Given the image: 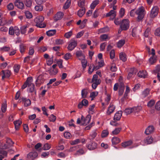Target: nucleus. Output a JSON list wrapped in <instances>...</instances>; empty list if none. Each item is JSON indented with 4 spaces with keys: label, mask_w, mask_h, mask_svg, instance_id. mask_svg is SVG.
Listing matches in <instances>:
<instances>
[{
    "label": "nucleus",
    "mask_w": 160,
    "mask_h": 160,
    "mask_svg": "<svg viewBox=\"0 0 160 160\" xmlns=\"http://www.w3.org/2000/svg\"><path fill=\"white\" fill-rule=\"evenodd\" d=\"M91 119V116L90 115H87L85 118L82 116L81 119L80 118H78L77 123V124H80L81 125H86L89 123Z\"/></svg>",
    "instance_id": "1"
},
{
    "label": "nucleus",
    "mask_w": 160,
    "mask_h": 160,
    "mask_svg": "<svg viewBox=\"0 0 160 160\" xmlns=\"http://www.w3.org/2000/svg\"><path fill=\"white\" fill-rule=\"evenodd\" d=\"M44 18L42 16H38L34 19V22L36 23V26L40 28H44L46 24L43 22Z\"/></svg>",
    "instance_id": "2"
},
{
    "label": "nucleus",
    "mask_w": 160,
    "mask_h": 160,
    "mask_svg": "<svg viewBox=\"0 0 160 160\" xmlns=\"http://www.w3.org/2000/svg\"><path fill=\"white\" fill-rule=\"evenodd\" d=\"M14 143L11 139L7 138L6 140V144H3L2 142L0 141V148L3 149H7L12 146Z\"/></svg>",
    "instance_id": "3"
},
{
    "label": "nucleus",
    "mask_w": 160,
    "mask_h": 160,
    "mask_svg": "<svg viewBox=\"0 0 160 160\" xmlns=\"http://www.w3.org/2000/svg\"><path fill=\"white\" fill-rule=\"evenodd\" d=\"M144 9L143 7L142 6L139 8L135 11L136 14L138 15L137 20L139 22L143 18L145 13Z\"/></svg>",
    "instance_id": "4"
},
{
    "label": "nucleus",
    "mask_w": 160,
    "mask_h": 160,
    "mask_svg": "<svg viewBox=\"0 0 160 160\" xmlns=\"http://www.w3.org/2000/svg\"><path fill=\"white\" fill-rule=\"evenodd\" d=\"M8 33L10 35H13L15 34L17 36L20 34V30L18 27H10L9 29Z\"/></svg>",
    "instance_id": "5"
},
{
    "label": "nucleus",
    "mask_w": 160,
    "mask_h": 160,
    "mask_svg": "<svg viewBox=\"0 0 160 160\" xmlns=\"http://www.w3.org/2000/svg\"><path fill=\"white\" fill-rule=\"evenodd\" d=\"M129 21L127 19H123L121 22L120 27L124 31L128 30L129 27Z\"/></svg>",
    "instance_id": "6"
},
{
    "label": "nucleus",
    "mask_w": 160,
    "mask_h": 160,
    "mask_svg": "<svg viewBox=\"0 0 160 160\" xmlns=\"http://www.w3.org/2000/svg\"><path fill=\"white\" fill-rule=\"evenodd\" d=\"M92 82H93L92 85V88L93 89H95L98 85L100 84V80L99 79H98L97 75L95 74L93 76Z\"/></svg>",
    "instance_id": "7"
},
{
    "label": "nucleus",
    "mask_w": 160,
    "mask_h": 160,
    "mask_svg": "<svg viewBox=\"0 0 160 160\" xmlns=\"http://www.w3.org/2000/svg\"><path fill=\"white\" fill-rule=\"evenodd\" d=\"M77 41L74 39H72L70 41L68 49L70 51L73 50L77 45Z\"/></svg>",
    "instance_id": "8"
},
{
    "label": "nucleus",
    "mask_w": 160,
    "mask_h": 160,
    "mask_svg": "<svg viewBox=\"0 0 160 160\" xmlns=\"http://www.w3.org/2000/svg\"><path fill=\"white\" fill-rule=\"evenodd\" d=\"M33 80L32 77H28L24 84L22 86V88L24 89L28 86H33L34 85L32 83Z\"/></svg>",
    "instance_id": "9"
},
{
    "label": "nucleus",
    "mask_w": 160,
    "mask_h": 160,
    "mask_svg": "<svg viewBox=\"0 0 160 160\" xmlns=\"http://www.w3.org/2000/svg\"><path fill=\"white\" fill-rule=\"evenodd\" d=\"M38 156V153L35 152H29L27 156V158L29 160H34Z\"/></svg>",
    "instance_id": "10"
},
{
    "label": "nucleus",
    "mask_w": 160,
    "mask_h": 160,
    "mask_svg": "<svg viewBox=\"0 0 160 160\" xmlns=\"http://www.w3.org/2000/svg\"><path fill=\"white\" fill-rule=\"evenodd\" d=\"M158 8L157 6L153 7L152 9L150 14V17L151 18H154L158 15Z\"/></svg>",
    "instance_id": "11"
},
{
    "label": "nucleus",
    "mask_w": 160,
    "mask_h": 160,
    "mask_svg": "<svg viewBox=\"0 0 160 160\" xmlns=\"http://www.w3.org/2000/svg\"><path fill=\"white\" fill-rule=\"evenodd\" d=\"M11 72L8 70H2L0 73V75L2 76V79H4L5 78H8L11 75Z\"/></svg>",
    "instance_id": "12"
},
{
    "label": "nucleus",
    "mask_w": 160,
    "mask_h": 160,
    "mask_svg": "<svg viewBox=\"0 0 160 160\" xmlns=\"http://www.w3.org/2000/svg\"><path fill=\"white\" fill-rule=\"evenodd\" d=\"M44 81V77L42 75H39L36 81V86L39 87L40 85L42 84Z\"/></svg>",
    "instance_id": "13"
},
{
    "label": "nucleus",
    "mask_w": 160,
    "mask_h": 160,
    "mask_svg": "<svg viewBox=\"0 0 160 160\" xmlns=\"http://www.w3.org/2000/svg\"><path fill=\"white\" fill-rule=\"evenodd\" d=\"M15 6L19 9H24V5L23 2L20 0H16L14 2Z\"/></svg>",
    "instance_id": "14"
},
{
    "label": "nucleus",
    "mask_w": 160,
    "mask_h": 160,
    "mask_svg": "<svg viewBox=\"0 0 160 160\" xmlns=\"http://www.w3.org/2000/svg\"><path fill=\"white\" fill-rule=\"evenodd\" d=\"M104 64V61H97L94 65L95 66V70L99 69L100 68L103 66Z\"/></svg>",
    "instance_id": "15"
},
{
    "label": "nucleus",
    "mask_w": 160,
    "mask_h": 160,
    "mask_svg": "<svg viewBox=\"0 0 160 160\" xmlns=\"http://www.w3.org/2000/svg\"><path fill=\"white\" fill-rule=\"evenodd\" d=\"M115 109V106L112 104L111 103L110 104L107 112V114L108 115H110L114 112Z\"/></svg>",
    "instance_id": "16"
},
{
    "label": "nucleus",
    "mask_w": 160,
    "mask_h": 160,
    "mask_svg": "<svg viewBox=\"0 0 160 160\" xmlns=\"http://www.w3.org/2000/svg\"><path fill=\"white\" fill-rule=\"evenodd\" d=\"M122 112L120 111L117 112L114 115L113 120L115 121H119L122 116Z\"/></svg>",
    "instance_id": "17"
},
{
    "label": "nucleus",
    "mask_w": 160,
    "mask_h": 160,
    "mask_svg": "<svg viewBox=\"0 0 160 160\" xmlns=\"http://www.w3.org/2000/svg\"><path fill=\"white\" fill-rule=\"evenodd\" d=\"M88 105V101L85 99H83L81 102H80L78 105L79 108H81L83 106L87 107Z\"/></svg>",
    "instance_id": "18"
},
{
    "label": "nucleus",
    "mask_w": 160,
    "mask_h": 160,
    "mask_svg": "<svg viewBox=\"0 0 160 160\" xmlns=\"http://www.w3.org/2000/svg\"><path fill=\"white\" fill-rule=\"evenodd\" d=\"M137 72V70L135 68H131L128 75L127 78L128 79H130L133 77L134 74H136Z\"/></svg>",
    "instance_id": "19"
},
{
    "label": "nucleus",
    "mask_w": 160,
    "mask_h": 160,
    "mask_svg": "<svg viewBox=\"0 0 160 160\" xmlns=\"http://www.w3.org/2000/svg\"><path fill=\"white\" fill-rule=\"evenodd\" d=\"M154 128L152 126H149L146 129L145 133L147 135L149 134L154 132Z\"/></svg>",
    "instance_id": "20"
},
{
    "label": "nucleus",
    "mask_w": 160,
    "mask_h": 160,
    "mask_svg": "<svg viewBox=\"0 0 160 160\" xmlns=\"http://www.w3.org/2000/svg\"><path fill=\"white\" fill-rule=\"evenodd\" d=\"M133 143L132 141L129 140L122 143L121 145L124 148H126L131 146Z\"/></svg>",
    "instance_id": "21"
},
{
    "label": "nucleus",
    "mask_w": 160,
    "mask_h": 160,
    "mask_svg": "<svg viewBox=\"0 0 160 160\" xmlns=\"http://www.w3.org/2000/svg\"><path fill=\"white\" fill-rule=\"evenodd\" d=\"M150 54H151L152 56L150 57L149 60H156L158 59V57L155 55V51L153 48L151 49V51H150Z\"/></svg>",
    "instance_id": "22"
},
{
    "label": "nucleus",
    "mask_w": 160,
    "mask_h": 160,
    "mask_svg": "<svg viewBox=\"0 0 160 160\" xmlns=\"http://www.w3.org/2000/svg\"><path fill=\"white\" fill-rule=\"evenodd\" d=\"M63 14L61 12H58L54 17V20L56 21L61 19L63 17Z\"/></svg>",
    "instance_id": "23"
},
{
    "label": "nucleus",
    "mask_w": 160,
    "mask_h": 160,
    "mask_svg": "<svg viewBox=\"0 0 160 160\" xmlns=\"http://www.w3.org/2000/svg\"><path fill=\"white\" fill-rule=\"evenodd\" d=\"M7 156V152L5 151H0V160H3V159H4V160H6L5 159Z\"/></svg>",
    "instance_id": "24"
},
{
    "label": "nucleus",
    "mask_w": 160,
    "mask_h": 160,
    "mask_svg": "<svg viewBox=\"0 0 160 160\" xmlns=\"http://www.w3.org/2000/svg\"><path fill=\"white\" fill-rule=\"evenodd\" d=\"M97 147V144L95 142H90L88 145L87 147L90 150H93Z\"/></svg>",
    "instance_id": "25"
},
{
    "label": "nucleus",
    "mask_w": 160,
    "mask_h": 160,
    "mask_svg": "<svg viewBox=\"0 0 160 160\" xmlns=\"http://www.w3.org/2000/svg\"><path fill=\"white\" fill-rule=\"evenodd\" d=\"M138 75L140 78H145L147 76V73L145 71H140L138 72Z\"/></svg>",
    "instance_id": "26"
},
{
    "label": "nucleus",
    "mask_w": 160,
    "mask_h": 160,
    "mask_svg": "<svg viewBox=\"0 0 160 160\" xmlns=\"http://www.w3.org/2000/svg\"><path fill=\"white\" fill-rule=\"evenodd\" d=\"M160 71V65H157L155 70H154L153 71V73L154 74L158 73V80L160 81V73H159V71Z\"/></svg>",
    "instance_id": "27"
},
{
    "label": "nucleus",
    "mask_w": 160,
    "mask_h": 160,
    "mask_svg": "<svg viewBox=\"0 0 160 160\" xmlns=\"http://www.w3.org/2000/svg\"><path fill=\"white\" fill-rule=\"evenodd\" d=\"M76 56L78 58H81V59L82 60H85V56L84 54L82 53V51H78L76 53Z\"/></svg>",
    "instance_id": "28"
},
{
    "label": "nucleus",
    "mask_w": 160,
    "mask_h": 160,
    "mask_svg": "<svg viewBox=\"0 0 160 160\" xmlns=\"http://www.w3.org/2000/svg\"><path fill=\"white\" fill-rule=\"evenodd\" d=\"M142 108L140 106H138L136 107L132 108L133 112L134 113L135 115H137V114L141 110Z\"/></svg>",
    "instance_id": "29"
},
{
    "label": "nucleus",
    "mask_w": 160,
    "mask_h": 160,
    "mask_svg": "<svg viewBox=\"0 0 160 160\" xmlns=\"http://www.w3.org/2000/svg\"><path fill=\"white\" fill-rule=\"evenodd\" d=\"M112 143L113 145H116L121 142L120 139L117 137H114L112 139Z\"/></svg>",
    "instance_id": "30"
},
{
    "label": "nucleus",
    "mask_w": 160,
    "mask_h": 160,
    "mask_svg": "<svg viewBox=\"0 0 160 160\" xmlns=\"http://www.w3.org/2000/svg\"><path fill=\"white\" fill-rule=\"evenodd\" d=\"M153 141V138L151 137H147L144 140L145 143L146 144H151L152 143Z\"/></svg>",
    "instance_id": "31"
},
{
    "label": "nucleus",
    "mask_w": 160,
    "mask_h": 160,
    "mask_svg": "<svg viewBox=\"0 0 160 160\" xmlns=\"http://www.w3.org/2000/svg\"><path fill=\"white\" fill-rule=\"evenodd\" d=\"M15 128L16 130H18L19 129V127L22 123V121L20 120H18L14 122Z\"/></svg>",
    "instance_id": "32"
},
{
    "label": "nucleus",
    "mask_w": 160,
    "mask_h": 160,
    "mask_svg": "<svg viewBox=\"0 0 160 160\" xmlns=\"http://www.w3.org/2000/svg\"><path fill=\"white\" fill-rule=\"evenodd\" d=\"M129 92H130V89L127 86L126 88V91H125V94L124 95V96L121 99L122 101H123L125 99H126L128 98L127 96H128V94L129 93Z\"/></svg>",
    "instance_id": "33"
},
{
    "label": "nucleus",
    "mask_w": 160,
    "mask_h": 160,
    "mask_svg": "<svg viewBox=\"0 0 160 160\" xmlns=\"http://www.w3.org/2000/svg\"><path fill=\"white\" fill-rule=\"evenodd\" d=\"M111 16L112 17V19L115 18L116 16V14L115 11L113 10H111L108 13H107L106 14L107 17H109Z\"/></svg>",
    "instance_id": "34"
},
{
    "label": "nucleus",
    "mask_w": 160,
    "mask_h": 160,
    "mask_svg": "<svg viewBox=\"0 0 160 160\" xmlns=\"http://www.w3.org/2000/svg\"><path fill=\"white\" fill-rule=\"evenodd\" d=\"M85 12V9L84 8H83L82 9H80L78 12V15L80 17H81L84 14Z\"/></svg>",
    "instance_id": "35"
},
{
    "label": "nucleus",
    "mask_w": 160,
    "mask_h": 160,
    "mask_svg": "<svg viewBox=\"0 0 160 160\" xmlns=\"http://www.w3.org/2000/svg\"><path fill=\"white\" fill-rule=\"evenodd\" d=\"M99 3V0H95L94 1H93L90 5L91 9H94Z\"/></svg>",
    "instance_id": "36"
},
{
    "label": "nucleus",
    "mask_w": 160,
    "mask_h": 160,
    "mask_svg": "<svg viewBox=\"0 0 160 160\" xmlns=\"http://www.w3.org/2000/svg\"><path fill=\"white\" fill-rule=\"evenodd\" d=\"M88 93V90L87 89H82L81 92L82 97L83 98H85L87 97Z\"/></svg>",
    "instance_id": "37"
},
{
    "label": "nucleus",
    "mask_w": 160,
    "mask_h": 160,
    "mask_svg": "<svg viewBox=\"0 0 160 160\" xmlns=\"http://www.w3.org/2000/svg\"><path fill=\"white\" fill-rule=\"evenodd\" d=\"M125 41L124 39H121L119 41L117 42V46L119 48L122 47L125 43Z\"/></svg>",
    "instance_id": "38"
},
{
    "label": "nucleus",
    "mask_w": 160,
    "mask_h": 160,
    "mask_svg": "<svg viewBox=\"0 0 160 160\" xmlns=\"http://www.w3.org/2000/svg\"><path fill=\"white\" fill-rule=\"evenodd\" d=\"M58 72V70L57 69H52L51 68L49 71V73L51 75H54Z\"/></svg>",
    "instance_id": "39"
},
{
    "label": "nucleus",
    "mask_w": 160,
    "mask_h": 160,
    "mask_svg": "<svg viewBox=\"0 0 160 160\" xmlns=\"http://www.w3.org/2000/svg\"><path fill=\"white\" fill-rule=\"evenodd\" d=\"M71 4V0H67L63 6V8L64 9L68 8L70 6Z\"/></svg>",
    "instance_id": "40"
},
{
    "label": "nucleus",
    "mask_w": 160,
    "mask_h": 160,
    "mask_svg": "<svg viewBox=\"0 0 160 160\" xmlns=\"http://www.w3.org/2000/svg\"><path fill=\"white\" fill-rule=\"evenodd\" d=\"M56 32V30L55 29L50 30L47 32L46 34L48 36H52L54 35Z\"/></svg>",
    "instance_id": "41"
},
{
    "label": "nucleus",
    "mask_w": 160,
    "mask_h": 160,
    "mask_svg": "<svg viewBox=\"0 0 160 160\" xmlns=\"http://www.w3.org/2000/svg\"><path fill=\"white\" fill-rule=\"evenodd\" d=\"M119 57L121 60L127 59L126 55L125 53L123 52H121L119 54Z\"/></svg>",
    "instance_id": "42"
},
{
    "label": "nucleus",
    "mask_w": 160,
    "mask_h": 160,
    "mask_svg": "<svg viewBox=\"0 0 160 160\" xmlns=\"http://www.w3.org/2000/svg\"><path fill=\"white\" fill-rule=\"evenodd\" d=\"M121 129L122 128H117L114 130L112 131V134L113 135H116L119 133Z\"/></svg>",
    "instance_id": "43"
},
{
    "label": "nucleus",
    "mask_w": 160,
    "mask_h": 160,
    "mask_svg": "<svg viewBox=\"0 0 160 160\" xmlns=\"http://www.w3.org/2000/svg\"><path fill=\"white\" fill-rule=\"evenodd\" d=\"M35 7V9L37 11L40 12L43 9V6L41 4H38Z\"/></svg>",
    "instance_id": "44"
},
{
    "label": "nucleus",
    "mask_w": 160,
    "mask_h": 160,
    "mask_svg": "<svg viewBox=\"0 0 160 160\" xmlns=\"http://www.w3.org/2000/svg\"><path fill=\"white\" fill-rule=\"evenodd\" d=\"M97 134V133L96 131L94 130L92 131L90 135V136L91 137L90 139H94L96 136Z\"/></svg>",
    "instance_id": "45"
},
{
    "label": "nucleus",
    "mask_w": 160,
    "mask_h": 160,
    "mask_svg": "<svg viewBox=\"0 0 160 160\" xmlns=\"http://www.w3.org/2000/svg\"><path fill=\"white\" fill-rule=\"evenodd\" d=\"M4 21L5 25H8L12 23L13 21V19H10L8 20L4 18Z\"/></svg>",
    "instance_id": "46"
},
{
    "label": "nucleus",
    "mask_w": 160,
    "mask_h": 160,
    "mask_svg": "<svg viewBox=\"0 0 160 160\" xmlns=\"http://www.w3.org/2000/svg\"><path fill=\"white\" fill-rule=\"evenodd\" d=\"M124 112L127 114H129L131 113L132 112H133L132 108H126L124 111Z\"/></svg>",
    "instance_id": "47"
},
{
    "label": "nucleus",
    "mask_w": 160,
    "mask_h": 160,
    "mask_svg": "<svg viewBox=\"0 0 160 160\" xmlns=\"http://www.w3.org/2000/svg\"><path fill=\"white\" fill-rule=\"evenodd\" d=\"M95 66L93 64L91 65L89 68L88 72L90 74H91L93 71L94 69L95 70Z\"/></svg>",
    "instance_id": "48"
},
{
    "label": "nucleus",
    "mask_w": 160,
    "mask_h": 160,
    "mask_svg": "<svg viewBox=\"0 0 160 160\" xmlns=\"http://www.w3.org/2000/svg\"><path fill=\"white\" fill-rule=\"evenodd\" d=\"M85 3V0H79L78 2V5L80 7L83 8Z\"/></svg>",
    "instance_id": "49"
},
{
    "label": "nucleus",
    "mask_w": 160,
    "mask_h": 160,
    "mask_svg": "<svg viewBox=\"0 0 160 160\" xmlns=\"http://www.w3.org/2000/svg\"><path fill=\"white\" fill-rule=\"evenodd\" d=\"M25 14L26 18H31L32 17V13L28 11H25Z\"/></svg>",
    "instance_id": "50"
},
{
    "label": "nucleus",
    "mask_w": 160,
    "mask_h": 160,
    "mask_svg": "<svg viewBox=\"0 0 160 160\" xmlns=\"http://www.w3.org/2000/svg\"><path fill=\"white\" fill-rule=\"evenodd\" d=\"M28 91L30 92H34L35 94H36V92L34 89V85H33V86H28Z\"/></svg>",
    "instance_id": "51"
},
{
    "label": "nucleus",
    "mask_w": 160,
    "mask_h": 160,
    "mask_svg": "<svg viewBox=\"0 0 160 160\" xmlns=\"http://www.w3.org/2000/svg\"><path fill=\"white\" fill-rule=\"evenodd\" d=\"M150 90L149 89L147 88L145 89L143 92L142 95L144 97H146L149 94Z\"/></svg>",
    "instance_id": "52"
},
{
    "label": "nucleus",
    "mask_w": 160,
    "mask_h": 160,
    "mask_svg": "<svg viewBox=\"0 0 160 160\" xmlns=\"http://www.w3.org/2000/svg\"><path fill=\"white\" fill-rule=\"evenodd\" d=\"M109 30L108 28L106 27L101 28L98 30L99 32L100 33L107 32Z\"/></svg>",
    "instance_id": "53"
},
{
    "label": "nucleus",
    "mask_w": 160,
    "mask_h": 160,
    "mask_svg": "<svg viewBox=\"0 0 160 160\" xmlns=\"http://www.w3.org/2000/svg\"><path fill=\"white\" fill-rule=\"evenodd\" d=\"M95 107V106L94 104L90 106L88 111V112L89 113L92 114L93 113Z\"/></svg>",
    "instance_id": "54"
},
{
    "label": "nucleus",
    "mask_w": 160,
    "mask_h": 160,
    "mask_svg": "<svg viewBox=\"0 0 160 160\" xmlns=\"http://www.w3.org/2000/svg\"><path fill=\"white\" fill-rule=\"evenodd\" d=\"M20 50L21 53L24 52L26 49V46L23 44H21L20 45Z\"/></svg>",
    "instance_id": "55"
},
{
    "label": "nucleus",
    "mask_w": 160,
    "mask_h": 160,
    "mask_svg": "<svg viewBox=\"0 0 160 160\" xmlns=\"http://www.w3.org/2000/svg\"><path fill=\"white\" fill-rule=\"evenodd\" d=\"M27 27V26H23L21 27L20 29L21 33L24 34L26 32V28Z\"/></svg>",
    "instance_id": "56"
},
{
    "label": "nucleus",
    "mask_w": 160,
    "mask_h": 160,
    "mask_svg": "<svg viewBox=\"0 0 160 160\" xmlns=\"http://www.w3.org/2000/svg\"><path fill=\"white\" fill-rule=\"evenodd\" d=\"M72 55L69 53H67L64 56V58L66 60L70 59L71 58Z\"/></svg>",
    "instance_id": "57"
},
{
    "label": "nucleus",
    "mask_w": 160,
    "mask_h": 160,
    "mask_svg": "<svg viewBox=\"0 0 160 160\" xmlns=\"http://www.w3.org/2000/svg\"><path fill=\"white\" fill-rule=\"evenodd\" d=\"M50 122H54L56 119V117L53 114H51L49 117Z\"/></svg>",
    "instance_id": "58"
},
{
    "label": "nucleus",
    "mask_w": 160,
    "mask_h": 160,
    "mask_svg": "<svg viewBox=\"0 0 160 160\" xmlns=\"http://www.w3.org/2000/svg\"><path fill=\"white\" fill-rule=\"evenodd\" d=\"M24 101L25 106H28L31 104V101L29 99H25Z\"/></svg>",
    "instance_id": "59"
},
{
    "label": "nucleus",
    "mask_w": 160,
    "mask_h": 160,
    "mask_svg": "<svg viewBox=\"0 0 160 160\" xmlns=\"http://www.w3.org/2000/svg\"><path fill=\"white\" fill-rule=\"evenodd\" d=\"M51 148L50 145L48 143H46L45 144L42 148L44 150H49Z\"/></svg>",
    "instance_id": "60"
},
{
    "label": "nucleus",
    "mask_w": 160,
    "mask_h": 160,
    "mask_svg": "<svg viewBox=\"0 0 160 160\" xmlns=\"http://www.w3.org/2000/svg\"><path fill=\"white\" fill-rule=\"evenodd\" d=\"M25 3L27 7H30L32 5V2L31 0H26Z\"/></svg>",
    "instance_id": "61"
},
{
    "label": "nucleus",
    "mask_w": 160,
    "mask_h": 160,
    "mask_svg": "<svg viewBox=\"0 0 160 160\" xmlns=\"http://www.w3.org/2000/svg\"><path fill=\"white\" fill-rule=\"evenodd\" d=\"M109 132L107 130H104L102 133V137L103 138L106 137L108 134Z\"/></svg>",
    "instance_id": "62"
},
{
    "label": "nucleus",
    "mask_w": 160,
    "mask_h": 160,
    "mask_svg": "<svg viewBox=\"0 0 160 160\" xmlns=\"http://www.w3.org/2000/svg\"><path fill=\"white\" fill-rule=\"evenodd\" d=\"M72 35V31H69L68 32L64 34V37L67 38H70Z\"/></svg>",
    "instance_id": "63"
},
{
    "label": "nucleus",
    "mask_w": 160,
    "mask_h": 160,
    "mask_svg": "<svg viewBox=\"0 0 160 160\" xmlns=\"http://www.w3.org/2000/svg\"><path fill=\"white\" fill-rule=\"evenodd\" d=\"M155 35L156 36L160 37V27L158 28L155 30Z\"/></svg>",
    "instance_id": "64"
}]
</instances>
